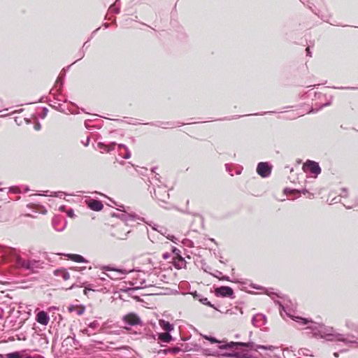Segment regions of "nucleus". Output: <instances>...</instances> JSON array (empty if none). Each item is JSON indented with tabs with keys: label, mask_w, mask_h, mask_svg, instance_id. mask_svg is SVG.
Here are the masks:
<instances>
[{
	"label": "nucleus",
	"mask_w": 358,
	"mask_h": 358,
	"mask_svg": "<svg viewBox=\"0 0 358 358\" xmlns=\"http://www.w3.org/2000/svg\"><path fill=\"white\" fill-rule=\"evenodd\" d=\"M16 264L18 267L37 273L43 267V262L36 259H24L20 256L16 257Z\"/></svg>",
	"instance_id": "obj_1"
},
{
	"label": "nucleus",
	"mask_w": 358,
	"mask_h": 358,
	"mask_svg": "<svg viewBox=\"0 0 358 358\" xmlns=\"http://www.w3.org/2000/svg\"><path fill=\"white\" fill-rule=\"evenodd\" d=\"M303 169L306 173L318 175L321 172V169L318 163L313 161H307L303 166Z\"/></svg>",
	"instance_id": "obj_2"
},
{
	"label": "nucleus",
	"mask_w": 358,
	"mask_h": 358,
	"mask_svg": "<svg viewBox=\"0 0 358 358\" xmlns=\"http://www.w3.org/2000/svg\"><path fill=\"white\" fill-rule=\"evenodd\" d=\"M172 251L176 255V257L173 258V266L178 269L185 268L186 266V262L185 259L179 255L180 250L173 247Z\"/></svg>",
	"instance_id": "obj_3"
},
{
	"label": "nucleus",
	"mask_w": 358,
	"mask_h": 358,
	"mask_svg": "<svg viewBox=\"0 0 358 358\" xmlns=\"http://www.w3.org/2000/svg\"><path fill=\"white\" fill-rule=\"evenodd\" d=\"M215 294L217 296L234 298V291L230 287L222 286L215 289Z\"/></svg>",
	"instance_id": "obj_4"
},
{
	"label": "nucleus",
	"mask_w": 358,
	"mask_h": 358,
	"mask_svg": "<svg viewBox=\"0 0 358 358\" xmlns=\"http://www.w3.org/2000/svg\"><path fill=\"white\" fill-rule=\"evenodd\" d=\"M123 321L128 325H142V321L140 317L135 313H129L123 317Z\"/></svg>",
	"instance_id": "obj_5"
},
{
	"label": "nucleus",
	"mask_w": 358,
	"mask_h": 358,
	"mask_svg": "<svg viewBox=\"0 0 358 358\" xmlns=\"http://www.w3.org/2000/svg\"><path fill=\"white\" fill-rule=\"evenodd\" d=\"M257 172L262 177H267L271 173V167L266 162H260L257 165Z\"/></svg>",
	"instance_id": "obj_6"
},
{
	"label": "nucleus",
	"mask_w": 358,
	"mask_h": 358,
	"mask_svg": "<svg viewBox=\"0 0 358 358\" xmlns=\"http://www.w3.org/2000/svg\"><path fill=\"white\" fill-rule=\"evenodd\" d=\"M155 197L162 201H166V200L169 198V194L167 191L162 187H158L154 191Z\"/></svg>",
	"instance_id": "obj_7"
},
{
	"label": "nucleus",
	"mask_w": 358,
	"mask_h": 358,
	"mask_svg": "<svg viewBox=\"0 0 358 358\" xmlns=\"http://www.w3.org/2000/svg\"><path fill=\"white\" fill-rule=\"evenodd\" d=\"M86 203L87 206L94 211H99L103 208V203L99 200L90 199L89 201H86Z\"/></svg>",
	"instance_id": "obj_8"
},
{
	"label": "nucleus",
	"mask_w": 358,
	"mask_h": 358,
	"mask_svg": "<svg viewBox=\"0 0 358 358\" xmlns=\"http://www.w3.org/2000/svg\"><path fill=\"white\" fill-rule=\"evenodd\" d=\"M36 320L39 324L45 326L48 324L50 321V317L45 311L41 310L37 313Z\"/></svg>",
	"instance_id": "obj_9"
},
{
	"label": "nucleus",
	"mask_w": 358,
	"mask_h": 358,
	"mask_svg": "<svg viewBox=\"0 0 358 358\" xmlns=\"http://www.w3.org/2000/svg\"><path fill=\"white\" fill-rule=\"evenodd\" d=\"M53 273L55 276L61 278L64 280H67L70 278L69 272L64 268L56 269L54 271Z\"/></svg>",
	"instance_id": "obj_10"
},
{
	"label": "nucleus",
	"mask_w": 358,
	"mask_h": 358,
	"mask_svg": "<svg viewBox=\"0 0 358 358\" xmlns=\"http://www.w3.org/2000/svg\"><path fill=\"white\" fill-rule=\"evenodd\" d=\"M194 299L199 301L201 303L208 306L209 307L215 308L213 304L208 300L206 297H204L202 294L198 293L197 292H194L192 293Z\"/></svg>",
	"instance_id": "obj_11"
},
{
	"label": "nucleus",
	"mask_w": 358,
	"mask_h": 358,
	"mask_svg": "<svg viewBox=\"0 0 358 358\" xmlns=\"http://www.w3.org/2000/svg\"><path fill=\"white\" fill-rule=\"evenodd\" d=\"M116 143L113 142L110 144L106 145L103 143H99L97 146L98 148L100 150L101 152H110V151L113 150L115 149Z\"/></svg>",
	"instance_id": "obj_12"
},
{
	"label": "nucleus",
	"mask_w": 358,
	"mask_h": 358,
	"mask_svg": "<svg viewBox=\"0 0 358 358\" xmlns=\"http://www.w3.org/2000/svg\"><path fill=\"white\" fill-rule=\"evenodd\" d=\"M103 269L105 270V271H115L116 273H117L118 274L121 275H126L127 273H129V271L126 269H123V268H115V267H112L110 266H105L103 267Z\"/></svg>",
	"instance_id": "obj_13"
},
{
	"label": "nucleus",
	"mask_w": 358,
	"mask_h": 358,
	"mask_svg": "<svg viewBox=\"0 0 358 358\" xmlns=\"http://www.w3.org/2000/svg\"><path fill=\"white\" fill-rule=\"evenodd\" d=\"M160 327L167 332L171 331L173 329V324H170L169 322L165 321L164 320H159Z\"/></svg>",
	"instance_id": "obj_14"
},
{
	"label": "nucleus",
	"mask_w": 358,
	"mask_h": 358,
	"mask_svg": "<svg viewBox=\"0 0 358 358\" xmlns=\"http://www.w3.org/2000/svg\"><path fill=\"white\" fill-rule=\"evenodd\" d=\"M68 258L73 262H87L85 258L80 255H76V254H68L66 255Z\"/></svg>",
	"instance_id": "obj_15"
},
{
	"label": "nucleus",
	"mask_w": 358,
	"mask_h": 358,
	"mask_svg": "<svg viewBox=\"0 0 358 358\" xmlns=\"http://www.w3.org/2000/svg\"><path fill=\"white\" fill-rule=\"evenodd\" d=\"M241 346V347H246V348H254V343L252 342H248V343H243V342H236V343H234V342H231L229 346V347H232V346Z\"/></svg>",
	"instance_id": "obj_16"
},
{
	"label": "nucleus",
	"mask_w": 358,
	"mask_h": 358,
	"mask_svg": "<svg viewBox=\"0 0 358 358\" xmlns=\"http://www.w3.org/2000/svg\"><path fill=\"white\" fill-rule=\"evenodd\" d=\"M158 338L160 341L164 343H169L172 340V336L169 332L159 334Z\"/></svg>",
	"instance_id": "obj_17"
},
{
	"label": "nucleus",
	"mask_w": 358,
	"mask_h": 358,
	"mask_svg": "<svg viewBox=\"0 0 358 358\" xmlns=\"http://www.w3.org/2000/svg\"><path fill=\"white\" fill-rule=\"evenodd\" d=\"M60 221H61V219L58 217H55L52 218V226L57 231H62L64 228L63 227H58L59 222Z\"/></svg>",
	"instance_id": "obj_18"
},
{
	"label": "nucleus",
	"mask_w": 358,
	"mask_h": 358,
	"mask_svg": "<svg viewBox=\"0 0 358 358\" xmlns=\"http://www.w3.org/2000/svg\"><path fill=\"white\" fill-rule=\"evenodd\" d=\"M294 320L303 325L308 324L309 323H313L311 320L300 317H294Z\"/></svg>",
	"instance_id": "obj_19"
},
{
	"label": "nucleus",
	"mask_w": 358,
	"mask_h": 358,
	"mask_svg": "<svg viewBox=\"0 0 358 358\" xmlns=\"http://www.w3.org/2000/svg\"><path fill=\"white\" fill-rule=\"evenodd\" d=\"M6 358H24L20 352H14L6 355Z\"/></svg>",
	"instance_id": "obj_20"
},
{
	"label": "nucleus",
	"mask_w": 358,
	"mask_h": 358,
	"mask_svg": "<svg viewBox=\"0 0 358 358\" xmlns=\"http://www.w3.org/2000/svg\"><path fill=\"white\" fill-rule=\"evenodd\" d=\"M298 192L304 195H307V197H308L309 199H311L312 196H313V194L310 193L306 189H302L301 190H299Z\"/></svg>",
	"instance_id": "obj_21"
},
{
	"label": "nucleus",
	"mask_w": 358,
	"mask_h": 358,
	"mask_svg": "<svg viewBox=\"0 0 358 358\" xmlns=\"http://www.w3.org/2000/svg\"><path fill=\"white\" fill-rule=\"evenodd\" d=\"M125 150V153L124 155H122V157L124 158V159H129L131 157V153H130V151L129 150V149H126L124 150Z\"/></svg>",
	"instance_id": "obj_22"
},
{
	"label": "nucleus",
	"mask_w": 358,
	"mask_h": 358,
	"mask_svg": "<svg viewBox=\"0 0 358 358\" xmlns=\"http://www.w3.org/2000/svg\"><path fill=\"white\" fill-rule=\"evenodd\" d=\"M99 327V323L96 321H94L92 322H90L89 324V327L92 328V329H95Z\"/></svg>",
	"instance_id": "obj_23"
},
{
	"label": "nucleus",
	"mask_w": 358,
	"mask_h": 358,
	"mask_svg": "<svg viewBox=\"0 0 358 358\" xmlns=\"http://www.w3.org/2000/svg\"><path fill=\"white\" fill-rule=\"evenodd\" d=\"M166 238L175 243H176L177 241H178V238L175 237L173 235L168 234L166 236Z\"/></svg>",
	"instance_id": "obj_24"
},
{
	"label": "nucleus",
	"mask_w": 358,
	"mask_h": 358,
	"mask_svg": "<svg viewBox=\"0 0 358 358\" xmlns=\"http://www.w3.org/2000/svg\"><path fill=\"white\" fill-rule=\"evenodd\" d=\"M90 285H88L87 287L85 286L84 294L85 295H87L88 292H90V291H95L96 290L95 289H93V288L90 287Z\"/></svg>",
	"instance_id": "obj_25"
},
{
	"label": "nucleus",
	"mask_w": 358,
	"mask_h": 358,
	"mask_svg": "<svg viewBox=\"0 0 358 358\" xmlns=\"http://www.w3.org/2000/svg\"><path fill=\"white\" fill-rule=\"evenodd\" d=\"M257 349H264V350H268V349H271L270 347H266V346H264V345H257V348H256V350Z\"/></svg>",
	"instance_id": "obj_26"
},
{
	"label": "nucleus",
	"mask_w": 358,
	"mask_h": 358,
	"mask_svg": "<svg viewBox=\"0 0 358 358\" xmlns=\"http://www.w3.org/2000/svg\"><path fill=\"white\" fill-rule=\"evenodd\" d=\"M67 215L69 217H73L74 216V212L72 209H70L69 210H68L67 212Z\"/></svg>",
	"instance_id": "obj_27"
},
{
	"label": "nucleus",
	"mask_w": 358,
	"mask_h": 358,
	"mask_svg": "<svg viewBox=\"0 0 358 358\" xmlns=\"http://www.w3.org/2000/svg\"><path fill=\"white\" fill-rule=\"evenodd\" d=\"M163 259H168L170 257V254L169 252H166L162 255Z\"/></svg>",
	"instance_id": "obj_28"
},
{
	"label": "nucleus",
	"mask_w": 358,
	"mask_h": 358,
	"mask_svg": "<svg viewBox=\"0 0 358 358\" xmlns=\"http://www.w3.org/2000/svg\"><path fill=\"white\" fill-rule=\"evenodd\" d=\"M118 148H119V150H120V149L126 150L128 148L125 145H124V144H119L118 145Z\"/></svg>",
	"instance_id": "obj_29"
},
{
	"label": "nucleus",
	"mask_w": 358,
	"mask_h": 358,
	"mask_svg": "<svg viewBox=\"0 0 358 358\" xmlns=\"http://www.w3.org/2000/svg\"><path fill=\"white\" fill-rule=\"evenodd\" d=\"M90 141V138L89 136H87L86 141H85V143H83L84 145L87 146L89 145Z\"/></svg>",
	"instance_id": "obj_30"
},
{
	"label": "nucleus",
	"mask_w": 358,
	"mask_h": 358,
	"mask_svg": "<svg viewBox=\"0 0 358 358\" xmlns=\"http://www.w3.org/2000/svg\"><path fill=\"white\" fill-rule=\"evenodd\" d=\"M24 358H43V357L40 356V355H38V356H36L35 357H31L29 355H26V356L24 357Z\"/></svg>",
	"instance_id": "obj_31"
},
{
	"label": "nucleus",
	"mask_w": 358,
	"mask_h": 358,
	"mask_svg": "<svg viewBox=\"0 0 358 358\" xmlns=\"http://www.w3.org/2000/svg\"><path fill=\"white\" fill-rule=\"evenodd\" d=\"M209 341H210L212 343H216L217 340L215 338H208Z\"/></svg>",
	"instance_id": "obj_32"
},
{
	"label": "nucleus",
	"mask_w": 358,
	"mask_h": 358,
	"mask_svg": "<svg viewBox=\"0 0 358 358\" xmlns=\"http://www.w3.org/2000/svg\"><path fill=\"white\" fill-rule=\"evenodd\" d=\"M179 351H180V348H173V352H178Z\"/></svg>",
	"instance_id": "obj_33"
},
{
	"label": "nucleus",
	"mask_w": 358,
	"mask_h": 358,
	"mask_svg": "<svg viewBox=\"0 0 358 358\" xmlns=\"http://www.w3.org/2000/svg\"><path fill=\"white\" fill-rule=\"evenodd\" d=\"M288 191H289V192H296V189L289 190L288 189H285V193H287Z\"/></svg>",
	"instance_id": "obj_34"
},
{
	"label": "nucleus",
	"mask_w": 358,
	"mask_h": 358,
	"mask_svg": "<svg viewBox=\"0 0 358 358\" xmlns=\"http://www.w3.org/2000/svg\"><path fill=\"white\" fill-rule=\"evenodd\" d=\"M79 268L78 267H73V268H70L71 270H74V271H80V269H78Z\"/></svg>",
	"instance_id": "obj_35"
},
{
	"label": "nucleus",
	"mask_w": 358,
	"mask_h": 358,
	"mask_svg": "<svg viewBox=\"0 0 358 358\" xmlns=\"http://www.w3.org/2000/svg\"><path fill=\"white\" fill-rule=\"evenodd\" d=\"M76 286V284H73V285L69 287V289H73V287H75Z\"/></svg>",
	"instance_id": "obj_36"
},
{
	"label": "nucleus",
	"mask_w": 358,
	"mask_h": 358,
	"mask_svg": "<svg viewBox=\"0 0 358 358\" xmlns=\"http://www.w3.org/2000/svg\"><path fill=\"white\" fill-rule=\"evenodd\" d=\"M110 278H113V279H118V278H121L120 277H115V278H113V277H110Z\"/></svg>",
	"instance_id": "obj_37"
},
{
	"label": "nucleus",
	"mask_w": 358,
	"mask_h": 358,
	"mask_svg": "<svg viewBox=\"0 0 358 358\" xmlns=\"http://www.w3.org/2000/svg\"><path fill=\"white\" fill-rule=\"evenodd\" d=\"M0 358H4V357H3V355H1V354H0Z\"/></svg>",
	"instance_id": "obj_38"
},
{
	"label": "nucleus",
	"mask_w": 358,
	"mask_h": 358,
	"mask_svg": "<svg viewBox=\"0 0 358 358\" xmlns=\"http://www.w3.org/2000/svg\"><path fill=\"white\" fill-rule=\"evenodd\" d=\"M160 232L162 234H164L165 235V232L164 233V231H160Z\"/></svg>",
	"instance_id": "obj_39"
}]
</instances>
